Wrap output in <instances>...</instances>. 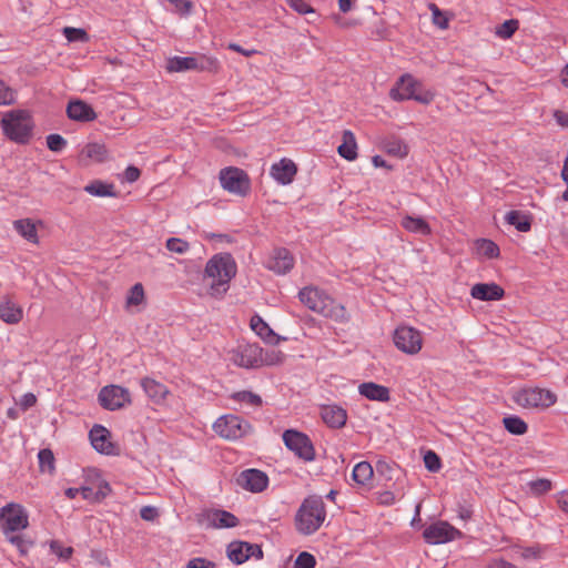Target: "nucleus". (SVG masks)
Listing matches in <instances>:
<instances>
[{
  "mask_svg": "<svg viewBox=\"0 0 568 568\" xmlns=\"http://www.w3.org/2000/svg\"><path fill=\"white\" fill-rule=\"evenodd\" d=\"M460 536L462 532L447 521L432 524L423 532L426 542L432 545L449 542Z\"/></svg>",
  "mask_w": 568,
  "mask_h": 568,
  "instance_id": "obj_15",
  "label": "nucleus"
},
{
  "mask_svg": "<svg viewBox=\"0 0 568 568\" xmlns=\"http://www.w3.org/2000/svg\"><path fill=\"white\" fill-rule=\"evenodd\" d=\"M266 265L267 268L277 274H286L294 266V257L286 248H275Z\"/></svg>",
  "mask_w": 568,
  "mask_h": 568,
  "instance_id": "obj_22",
  "label": "nucleus"
},
{
  "mask_svg": "<svg viewBox=\"0 0 568 568\" xmlns=\"http://www.w3.org/2000/svg\"><path fill=\"white\" fill-rule=\"evenodd\" d=\"M287 4L300 14L313 13V7L305 0H287Z\"/></svg>",
  "mask_w": 568,
  "mask_h": 568,
  "instance_id": "obj_54",
  "label": "nucleus"
},
{
  "mask_svg": "<svg viewBox=\"0 0 568 568\" xmlns=\"http://www.w3.org/2000/svg\"><path fill=\"white\" fill-rule=\"evenodd\" d=\"M285 446L304 462H313L316 457L314 445L311 438L298 430L287 429L283 433Z\"/></svg>",
  "mask_w": 568,
  "mask_h": 568,
  "instance_id": "obj_13",
  "label": "nucleus"
},
{
  "mask_svg": "<svg viewBox=\"0 0 568 568\" xmlns=\"http://www.w3.org/2000/svg\"><path fill=\"white\" fill-rule=\"evenodd\" d=\"M284 354L281 351L272 349L266 353L262 351V363L261 366L267 365H278L282 364L284 361Z\"/></svg>",
  "mask_w": 568,
  "mask_h": 568,
  "instance_id": "obj_49",
  "label": "nucleus"
},
{
  "mask_svg": "<svg viewBox=\"0 0 568 568\" xmlns=\"http://www.w3.org/2000/svg\"><path fill=\"white\" fill-rule=\"evenodd\" d=\"M50 549L52 554L57 555L59 558L69 559L73 552L71 547H64L60 541L53 540L50 544Z\"/></svg>",
  "mask_w": 568,
  "mask_h": 568,
  "instance_id": "obj_53",
  "label": "nucleus"
},
{
  "mask_svg": "<svg viewBox=\"0 0 568 568\" xmlns=\"http://www.w3.org/2000/svg\"><path fill=\"white\" fill-rule=\"evenodd\" d=\"M395 347L406 355H417L424 346L423 333L414 326L402 324L393 333Z\"/></svg>",
  "mask_w": 568,
  "mask_h": 568,
  "instance_id": "obj_9",
  "label": "nucleus"
},
{
  "mask_svg": "<svg viewBox=\"0 0 568 568\" xmlns=\"http://www.w3.org/2000/svg\"><path fill=\"white\" fill-rule=\"evenodd\" d=\"M79 160L85 165L89 163H103L109 160V151L103 143H88L81 150Z\"/></svg>",
  "mask_w": 568,
  "mask_h": 568,
  "instance_id": "obj_24",
  "label": "nucleus"
},
{
  "mask_svg": "<svg viewBox=\"0 0 568 568\" xmlns=\"http://www.w3.org/2000/svg\"><path fill=\"white\" fill-rule=\"evenodd\" d=\"M37 403V397L34 394L32 393H27L24 394L21 399H20V407L23 409V410H27L28 408L34 406Z\"/></svg>",
  "mask_w": 568,
  "mask_h": 568,
  "instance_id": "obj_62",
  "label": "nucleus"
},
{
  "mask_svg": "<svg viewBox=\"0 0 568 568\" xmlns=\"http://www.w3.org/2000/svg\"><path fill=\"white\" fill-rule=\"evenodd\" d=\"M140 175L141 171L136 166L129 165L124 171L123 178L126 182L133 183L139 180Z\"/></svg>",
  "mask_w": 568,
  "mask_h": 568,
  "instance_id": "obj_61",
  "label": "nucleus"
},
{
  "mask_svg": "<svg viewBox=\"0 0 568 568\" xmlns=\"http://www.w3.org/2000/svg\"><path fill=\"white\" fill-rule=\"evenodd\" d=\"M89 436L93 448L99 453L105 455L116 454V446L111 442V434L104 426L94 425Z\"/></svg>",
  "mask_w": 568,
  "mask_h": 568,
  "instance_id": "obj_20",
  "label": "nucleus"
},
{
  "mask_svg": "<svg viewBox=\"0 0 568 568\" xmlns=\"http://www.w3.org/2000/svg\"><path fill=\"white\" fill-rule=\"evenodd\" d=\"M63 34L68 39V41H82L85 42L89 40V36L85 30L72 27H65L63 29Z\"/></svg>",
  "mask_w": 568,
  "mask_h": 568,
  "instance_id": "obj_50",
  "label": "nucleus"
},
{
  "mask_svg": "<svg viewBox=\"0 0 568 568\" xmlns=\"http://www.w3.org/2000/svg\"><path fill=\"white\" fill-rule=\"evenodd\" d=\"M384 150L387 154L399 158V159L406 158L409 152V148L405 143V141H403L402 139H398V138H392V139L385 141Z\"/></svg>",
  "mask_w": 568,
  "mask_h": 568,
  "instance_id": "obj_39",
  "label": "nucleus"
},
{
  "mask_svg": "<svg viewBox=\"0 0 568 568\" xmlns=\"http://www.w3.org/2000/svg\"><path fill=\"white\" fill-rule=\"evenodd\" d=\"M240 487L252 493H261L268 485V477L258 469H245L236 478Z\"/></svg>",
  "mask_w": 568,
  "mask_h": 568,
  "instance_id": "obj_18",
  "label": "nucleus"
},
{
  "mask_svg": "<svg viewBox=\"0 0 568 568\" xmlns=\"http://www.w3.org/2000/svg\"><path fill=\"white\" fill-rule=\"evenodd\" d=\"M548 550V546L535 544L528 547H523L520 557L526 560H539L542 559Z\"/></svg>",
  "mask_w": 568,
  "mask_h": 568,
  "instance_id": "obj_42",
  "label": "nucleus"
},
{
  "mask_svg": "<svg viewBox=\"0 0 568 568\" xmlns=\"http://www.w3.org/2000/svg\"><path fill=\"white\" fill-rule=\"evenodd\" d=\"M145 302L144 288L141 283L134 284L126 296L125 307L131 310L132 307H139Z\"/></svg>",
  "mask_w": 568,
  "mask_h": 568,
  "instance_id": "obj_40",
  "label": "nucleus"
},
{
  "mask_svg": "<svg viewBox=\"0 0 568 568\" xmlns=\"http://www.w3.org/2000/svg\"><path fill=\"white\" fill-rule=\"evenodd\" d=\"M165 246L169 251L178 254H184L190 250L189 242L180 237L168 239Z\"/></svg>",
  "mask_w": 568,
  "mask_h": 568,
  "instance_id": "obj_48",
  "label": "nucleus"
},
{
  "mask_svg": "<svg viewBox=\"0 0 568 568\" xmlns=\"http://www.w3.org/2000/svg\"><path fill=\"white\" fill-rule=\"evenodd\" d=\"M475 252L477 255L486 258H495L499 256V247L491 240L479 239L475 242Z\"/></svg>",
  "mask_w": 568,
  "mask_h": 568,
  "instance_id": "obj_38",
  "label": "nucleus"
},
{
  "mask_svg": "<svg viewBox=\"0 0 568 568\" xmlns=\"http://www.w3.org/2000/svg\"><path fill=\"white\" fill-rule=\"evenodd\" d=\"M229 358L237 367L257 368L262 363V347L256 343L241 342L229 352Z\"/></svg>",
  "mask_w": 568,
  "mask_h": 568,
  "instance_id": "obj_11",
  "label": "nucleus"
},
{
  "mask_svg": "<svg viewBox=\"0 0 568 568\" xmlns=\"http://www.w3.org/2000/svg\"><path fill=\"white\" fill-rule=\"evenodd\" d=\"M14 101V92L0 80V105L10 104Z\"/></svg>",
  "mask_w": 568,
  "mask_h": 568,
  "instance_id": "obj_55",
  "label": "nucleus"
},
{
  "mask_svg": "<svg viewBox=\"0 0 568 568\" xmlns=\"http://www.w3.org/2000/svg\"><path fill=\"white\" fill-rule=\"evenodd\" d=\"M185 568H215V565L202 557L191 559Z\"/></svg>",
  "mask_w": 568,
  "mask_h": 568,
  "instance_id": "obj_59",
  "label": "nucleus"
},
{
  "mask_svg": "<svg viewBox=\"0 0 568 568\" xmlns=\"http://www.w3.org/2000/svg\"><path fill=\"white\" fill-rule=\"evenodd\" d=\"M207 520L215 528H233L237 526L239 519L226 510H212L207 514Z\"/></svg>",
  "mask_w": 568,
  "mask_h": 568,
  "instance_id": "obj_32",
  "label": "nucleus"
},
{
  "mask_svg": "<svg viewBox=\"0 0 568 568\" xmlns=\"http://www.w3.org/2000/svg\"><path fill=\"white\" fill-rule=\"evenodd\" d=\"M84 191L93 196L116 197L118 192L113 183H106L101 180H94L84 186Z\"/></svg>",
  "mask_w": 568,
  "mask_h": 568,
  "instance_id": "obj_34",
  "label": "nucleus"
},
{
  "mask_svg": "<svg viewBox=\"0 0 568 568\" xmlns=\"http://www.w3.org/2000/svg\"><path fill=\"white\" fill-rule=\"evenodd\" d=\"M67 145V140L60 134H49L47 136V146L53 152L62 151Z\"/></svg>",
  "mask_w": 568,
  "mask_h": 568,
  "instance_id": "obj_51",
  "label": "nucleus"
},
{
  "mask_svg": "<svg viewBox=\"0 0 568 568\" xmlns=\"http://www.w3.org/2000/svg\"><path fill=\"white\" fill-rule=\"evenodd\" d=\"M100 405L109 410H116L131 404L129 389L119 385L104 386L99 393Z\"/></svg>",
  "mask_w": 568,
  "mask_h": 568,
  "instance_id": "obj_14",
  "label": "nucleus"
},
{
  "mask_svg": "<svg viewBox=\"0 0 568 568\" xmlns=\"http://www.w3.org/2000/svg\"><path fill=\"white\" fill-rule=\"evenodd\" d=\"M140 384L148 398L156 405H162L170 394L169 388L154 378L143 377Z\"/></svg>",
  "mask_w": 568,
  "mask_h": 568,
  "instance_id": "obj_23",
  "label": "nucleus"
},
{
  "mask_svg": "<svg viewBox=\"0 0 568 568\" xmlns=\"http://www.w3.org/2000/svg\"><path fill=\"white\" fill-rule=\"evenodd\" d=\"M374 469L368 462H361L355 465L352 477L359 485H368L373 479Z\"/></svg>",
  "mask_w": 568,
  "mask_h": 568,
  "instance_id": "obj_37",
  "label": "nucleus"
},
{
  "mask_svg": "<svg viewBox=\"0 0 568 568\" xmlns=\"http://www.w3.org/2000/svg\"><path fill=\"white\" fill-rule=\"evenodd\" d=\"M297 174V165L288 158H283L271 165L270 175L281 185L291 184Z\"/></svg>",
  "mask_w": 568,
  "mask_h": 568,
  "instance_id": "obj_19",
  "label": "nucleus"
},
{
  "mask_svg": "<svg viewBox=\"0 0 568 568\" xmlns=\"http://www.w3.org/2000/svg\"><path fill=\"white\" fill-rule=\"evenodd\" d=\"M1 128L6 138L17 144H28L33 136L34 122L24 110H11L3 114Z\"/></svg>",
  "mask_w": 568,
  "mask_h": 568,
  "instance_id": "obj_4",
  "label": "nucleus"
},
{
  "mask_svg": "<svg viewBox=\"0 0 568 568\" xmlns=\"http://www.w3.org/2000/svg\"><path fill=\"white\" fill-rule=\"evenodd\" d=\"M4 536L10 544H12L14 547H17L20 555L26 556L28 554L29 548L32 545L31 541L26 539L19 532H13V534H9V535H4Z\"/></svg>",
  "mask_w": 568,
  "mask_h": 568,
  "instance_id": "obj_46",
  "label": "nucleus"
},
{
  "mask_svg": "<svg viewBox=\"0 0 568 568\" xmlns=\"http://www.w3.org/2000/svg\"><path fill=\"white\" fill-rule=\"evenodd\" d=\"M559 509L568 515V490H561L555 496Z\"/></svg>",
  "mask_w": 568,
  "mask_h": 568,
  "instance_id": "obj_60",
  "label": "nucleus"
},
{
  "mask_svg": "<svg viewBox=\"0 0 568 568\" xmlns=\"http://www.w3.org/2000/svg\"><path fill=\"white\" fill-rule=\"evenodd\" d=\"M175 8V11L180 14L186 16L191 12L193 3L191 0H168Z\"/></svg>",
  "mask_w": 568,
  "mask_h": 568,
  "instance_id": "obj_57",
  "label": "nucleus"
},
{
  "mask_svg": "<svg viewBox=\"0 0 568 568\" xmlns=\"http://www.w3.org/2000/svg\"><path fill=\"white\" fill-rule=\"evenodd\" d=\"M326 506L318 495H311L303 499L294 516L296 531L303 536L315 534L326 520Z\"/></svg>",
  "mask_w": 568,
  "mask_h": 568,
  "instance_id": "obj_3",
  "label": "nucleus"
},
{
  "mask_svg": "<svg viewBox=\"0 0 568 568\" xmlns=\"http://www.w3.org/2000/svg\"><path fill=\"white\" fill-rule=\"evenodd\" d=\"M219 180L221 186L229 193L245 196L251 191V179L248 174L236 166H227L220 171Z\"/></svg>",
  "mask_w": 568,
  "mask_h": 568,
  "instance_id": "obj_10",
  "label": "nucleus"
},
{
  "mask_svg": "<svg viewBox=\"0 0 568 568\" xmlns=\"http://www.w3.org/2000/svg\"><path fill=\"white\" fill-rule=\"evenodd\" d=\"M23 308L12 296L6 295L0 301V320L9 325H17L23 320Z\"/></svg>",
  "mask_w": 568,
  "mask_h": 568,
  "instance_id": "obj_21",
  "label": "nucleus"
},
{
  "mask_svg": "<svg viewBox=\"0 0 568 568\" xmlns=\"http://www.w3.org/2000/svg\"><path fill=\"white\" fill-rule=\"evenodd\" d=\"M338 154L347 160L354 161L357 158V142L351 130H345L342 135V144L337 148Z\"/></svg>",
  "mask_w": 568,
  "mask_h": 568,
  "instance_id": "obj_31",
  "label": "nucleus"
},
{
  "mask_svg": "<svg viewBox=\"0 0 568 568\" xmlns=\"http://www.w3.org/2000/svg\"><path fill=\"white\" fill-rule=\"evenodd\" d=\"M513 400L526 409L545 410L557 403V395L548 388L529 386L516 390Z\"/></svg>",
  "mask_w": 568,
  "mask_h": 568,
  "instance_id": "obj_7",
  "label": "nucleus"
},
{
  "mask_svg": "<svg viewBox=\"0 0 568 568\" xmlns=\"http://www.w3.org/2000/svg\"><path fill=\"white\" fill-rule=\"evenodd\" d=\"M389 97L394 101L414 100L422 104H429L435 98V93L429 90H423V84L412 74H403L389 91Z\"/></svg>",
  "mask_w": 568,
  "mask_h": 568,
  "instance_id": "obj_6",
  "label": "nucleus"
},
{
  "mask_svg": "<svg viewBox=\"0 0 568 568\" xmlns=\"http://www.w3.org/2000/svg\"><path fill=\"white\" fill-rule=\"evenodd\" d=\"M530 493L535 496H541L552 489V481L547 478H538L528 483Z\"/></svg>",
  "mask_w": 568,
  "mask_h": 568,
  "instance_id": "obj_45",
  "label": "nucleus"
},
{
  "mask_svg": "<svg viewBox=\"0 0 568 568\" xmlns=\"http://www.w3.org/2000/svg\"><path fill=\"white\" fill-rule=\"evenodd\" d=\"M38 459L41 471L52 473L54 470V456L50 449H41Z\"/></svg>",
  "mask_w": 568,
  "mask_h": 568,
  "instance_id": "obj_47",
  "label": "nucleus"
},
{
  "mask_svg": "<svg viewBox=\"0 0 568 568\" xmlns=\"http://www.w3.org/2000/svg\"><path fill=\"white\" fill-rule=\"evenodd\" d=\"M67 114L73 121L91 122L97 119L93 108L82 100L70 101L67 106Z\"/></svg>",
  "mask_w": 568,
  "mask_h": 568,
  "instance_id": "obj_27",
  "label": "nucleus"
},
{
  "mask_svg": "<svg viewBox=\"0 0 568 568\" xmlns=\"http://www.w3.org/2000/svg\"><path fill=\"white\" fill-rule=\"evenodd\" d=\"M140 516L143 520L153 521L159 517V510L153 506H144L140 510Z\"/></svg>",
  "mask_w": 568,
  "mask_h": 568,
  "instance_id": "obj_58",
  "label": "nucleus"
},
{
  "mask_svg": "<svg viewBox=\"0 0 568 568\" xmlns=\"http://www.w3.org/2000/svg\"><path fill=\"white\" fill-rule=\"evenodd\" d=\"M227 557L233 562L241 565L250 558L261 559L263 551L261 546L246 541H232L227 546Z\"/></svg>",
  "mask_w": 568,
  "mask_h": 568,
  "instance_id": "obj_16",
  "label": "nucleus"
},
{
  "mask_svg": "<svg viewBox=\"0 0 568 568\" xmlns=\"http://www.w3.org/2000/svg\"><path fill=\"white\" fill-rule=\"evenodd\" d=\"M301 303L310 311L336 323L349 321L346 307L317 286H305L298 292Z\"/></svg>",
  "mask_w": 568,
  "mask_h": 568,
  "instance_id": "obj_2",
  "label": "nucleus"
},
{
  "mask_svg": "<svg viewBox=\"0 0 568 568\" xmlns=\"http://www.w3.org/2000/svg\"><path fill=\"white\" fill-rule=\"evenodd\" d=\"M428 10L432 12V22L435 27L440 30H446L449 28V22L454 18V13L450 11L440 10L439 7L430 2L428 3Z\"/></svg>",
  "mask_w": 568,
  "mask_h": 568,
  "instance_id": "obj_35",
  "label": "nucleus"
},
{
  "mask_svg": "<svg viewBox=\"0 0 568 568\" xmlns=\"http://www.w3.org/2000/svg\"><path fill=\"white\" fill-rule=\"evenodd\" d=\"M519 29V21L516 19L506 20L504 23L496 27L495 34L499 39H510Z\"/></svg>",
  "mask_w": 568,
  "mask_h": 568,
  "instance_id": "obj_43",
  "label": "nucleus"
},
{
  "mask_svg": "<svg viewBox=\"0 0 568 568\" xmlns=\"http://www.w3.org/2000/svg\"><path fill=\"white\" fill-rule=\"evenodd\" d=\"M503 423L505 428L510 434L514 435H524L528 430V425L526 424V422L523 418L515 415L505 417Z\"/></svg>",
  "mask_w": 568,
  "mask_h": 568,
  "instance_id": "obj_41",
  "label": "nucleus"
},
{
  "mask_svg": "<svg viewBox=\"0 0 568 568\" xmlns=\"http://www.w3.org/2000/svg\"><path fill=\"white\" fill-rule=\"evenodd\" d=\"M358 393L369 400L387 403L390 399L389 388L374 382H365L359 384Z\"/></svg>",
  "mask_w": 568,
  "mask_h": 568,
  "instance_id": "obj_28",
  "label": "nucleus"
},
{
  "mask_svg": "<svg viewBox=\"0 0 568 568\" xmlns=\"http://www.w3.org/2000/svg\"><path fill=\"white\" fill-rule=\"evenodd\" d=\"M84 474L88 480H97L98 490L94 493L92 487L82 486L80 487V494L82 498L95 501L105 498L111 491V488L109 483L101 478L100 471L95 468H88L84 470Z\"/></svg>",
  "mask_w": 568,
  "mask_h": 568,
  "instance_id": "obj_17",
  "label": "nucleus"
},
{
  "mask_svg": "<svg viewBox=\"0 0 568 568\" xmlns=\"http://www.w3.org/2000/svg\"><path fill=\"white\" fill-rule=\"evenodd\" d=\"M322 420L331 428H342L347 420V412L342 406L332 404L321 407Z\"/></svg>",
  "mask_w": 568,
  "mask_h": 568,
  "instance_id": "obj_25",
  "label": "nucleus"
},
{
  "mask_svg": "<svg viewBox=\"0 0 568 568\" xmlns=\"http://www.w3.org/2000/svg\"><path fill=\"white\" fill-rule=\"evenodd\" d=\"M424 463L428 470L438 471L440 468V459L434 452H427L424 456Z\"/></svg>",
  "mask_w": 568,
  "mask_h": 568,
  "instance_id": "obj_56",
  "label": "nucleus"
},
{
  "mask_svg": "<svg viewBox=\"0 0 568 568\" xmlns=\"http://www.w3.org/2000/svg\"><path fill=\"white\" fill-rule=\"evenodd\" d=\"M227 49H230L232 51H235L237 53H241V54H243L244 57H247V58L258 53V51L255 50V49H250V50L248 49H244L241 45H239L237 43H230L227 45Z\"/></svg>",
  "mask_w": 568,
  "mask_h": 568,
  "instance_id": "obj_63",
  "label": "nucleus"
},
{
  "mask_svg": "<svg viewBox=\"0 0 568 568\" xmlns=\"http://www.w3.org/2000/svg\"><path fill=\"white\" fill-rule=\"evenodd\" d=\"M505 221L515 226L519 232H528L531 229V216L520 211H509Z\"/></svg>",
  "mask_w": 568,
  "mask_h": 568,
  "instance_id": "obj_36",
  "label": "nucleus"
},
{
  "mask_svg": "<svg viewBox=\"0 0 568 568\" xmlns=\"http://www.w3.org/2000/svg\"><path fill=\"white\" fill-rule=\"evenodd\" d=\"M400 225L409 233L429 235L432 233L430 225L420 216L405 215Z\"/></svg>",
  "mask_w": 568,
  "mask_h": 568,
  "instance_id": "obj_33",
  "label": "nucleus"
},
{
  "mask_svg": "<svg viewBox=\"0 0 568 568\" xmlns=\"http://www.w3.org/2000/svg\"><path fill=\"white\" fill-rule=\"evenodd\" d=\"M315 565H316L315 557L307 551H302L297 556V558L295 559V562H294L295 568H314Z\"/></svg>",
  "mask_w": 568,
  "mask_h": 568,
  "instance_id": "obj_52",
  "label": "nucleus"
},
{
  "mask_svg": "<svg viewBox=\"0 0 568 568\" xmlns=\"http://www.w3.org/2000/svg\"><path fill=\"white\" fill-rule=\"evenodd\" d=\"M470 295L479 301H499L504 297L505 291L496 283H477L471 287Z\"/></svg>",
  "mask_w": 568,
  "mask_h": 568,
  "instance_id": "obj_26",
  "label": "nucleus"
},
{
  "mask_svg": "<svg viewBox=\"0 0 568 568\" xmlns=\"http://www.w3.org/2000/svg\"><path fill=\"white\" fill-rule=\"evenodd\" d=\"M250 327L265 343L276 344L280 341V337L258 314L251 317Z\"/></svg>",
  "mask_w": 568,
  "mask_h": 568,
  "instance_id": "obj_30",
  "label": "nucleus"
},
{
  "mask_svg": "<svg viewBox=\"0 0 568 568\" xmlns=\"http://www.w3.org/2000/svg\"><path fill=\"white\" fill-rule=\"evenodd\" d=\"M231 398L239 403H244L252 407H260V406H262V403H263L260 395L254 394L248 390L236 392V393L232 394Z\"/></svg>",
  "mask_w": 568,
  "mask_h": 568,
  "instance_id": "obj_44",
  "label": "nucleus"
},
{
  "mask_svg": "<svg viewBox=\"0 0 568 568\" xmlns=\"http://www.w3.org/2000/svg\"><path fill=\"white\" fill-rule=\"evenodd\" d=\"M488 568H517V567L505 559L497 558V559H493L489 561Z\"/></svg>",
  "mask_w": 568,
  "mask_h": 568,
  "instance_id": "obj_64",
  "label": "nucleus"
},
{
  "mask_svg": "<svg viewBox=\"0 0 568 568\" xmlns=\"http://www.w3.org/2000/svg\"><path fill=\"white\" fill-rule=\"evenodd\" d=\"M221 64L215 57L204 53H195L190 57H171L166 60L165 70L169 73L197 71V72H219Z\"/></svg>",
  "mask_w": 568,
  "mask_h": 568,
  "instance_id": "obj_5",
  "label": "nucleus"
},
{
  "mask_svg": "<svg viewBox=\"0 0 568 568\" xmlns=\"http://www.w3.org/2000/svg\"><path fill=\"white\" fill-rule=\"evenodd\" d=\"M38 226H42L41 221L20 219L13 222V229L17 233L32 244H39Z\"/></svg>",
  "mask_w": 568,
  "mask_h": 568,
  "instance_id": "obj_29",
  "label": "nucleus"
},
{
  "mask_svg": "<svg viewBox=\"0 0 568 568\" xmlns=\"http://www.w3.org/2000/svg\"><path fill=\"white\" fill-rule=\"evenodd\" d=\"M237 273V265L230 253H216L205 264L203 278L209 281V294L223 297L230 288L231 281Z\"/></svg>",
  "mask_w": 568,
  "mask_h": 568,
  "instance_id": "obj_1",
  "label": "nucleus"
},
{
  "mask_svg": "<svg viewBox=\"0 0 568 568\" xmlns=\"http://www.w3.org/2000/svg\"><path fill=\"white\" fill-rule=\"evenodd\" d=\"M213 430L224 439L236 440L248 433L250 424L240 416L226 414L215 420Z\"/></svg>",
  "mask_w": 568,
  "mask_h": 568,
  "instance_id": "obj_12",
  "label": "nucleus"
},
{
  "mask_svg": "<svg viewBox=\"0 0 568 568\" xmlns=\"http://www.w3.org/2000/svg\"><path fill=\"white\" fill-rule=\"evenodd\" d=\"M29 527V513L18 503H9L0 508V528L3 535L20 532Z\"/></svg>",
  "mask_w": 568,
  "mask_h": 568,
  "instance_id": "obj_8",
  "label": "nucleus"
}]
</instances>
